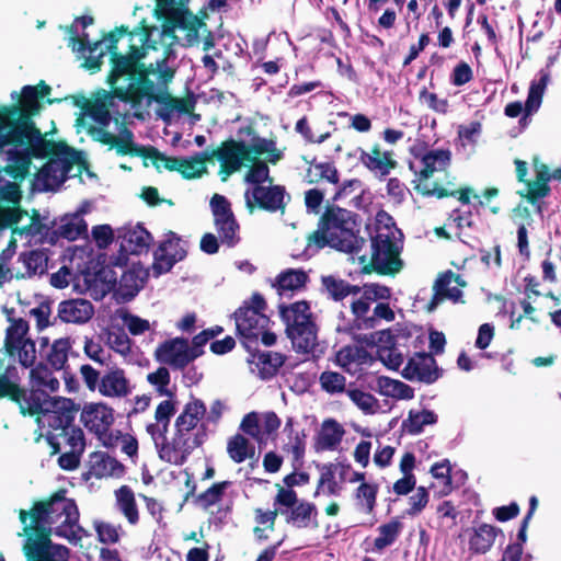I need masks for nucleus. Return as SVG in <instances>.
<instances>
[{
    "instance_id": "obj_60",
    "label": "nucleus",
    "mask_w": 561,
    "mask_h": 561,
    "mask_svg": "<svg viewBox=\"0 0 561 561\" xmlns=\"http://www.w3.org/2000/svg\"><path fill=\"white\" fill-rule=\"evenodd\" d=\"M548 79V75H542L539 81L531 82L525 104V112L527 115L533 114L540 107Z\"/></svg>"
},
{
    "instance_id": "obj_45",
    "label": "nucleus",
    "mask_w": 561,
    "mask_h": 561,
    "mask_svg": "<svg viewBox=\"0 0 561 561\" xmlns=\"http://www.w3.org/2000/svg\"><path fill=\"white\" fill-rule=\"evenodd\" d=\"M536 180L527 181L525 188L519 192L523 197L535 201L546 196L549 192L548 181L550 180L549 168L546 164H535Z\"/></svg>"
},
{
    "instance_id": "obj_11",
    "label": "nucleus",
    "mask_w": 561,
    "mask_h": 561,
    "mask_svg": "<svg viewBox=\"0 0 561 561\" xmlns=\"http://www.w3.org/2000/svg\"><path fill=\"white\" fill-rule=\"evenodd\" d=\"M370 261L364 271H375L379 275H396L403 266L400 251L389 233L378 232L370 241Z\"/></svg>"
},
{
    "instance_id": "obj_12",
    "label": "nucleus",
    "mask_w": 561,
    "mask_h": 561,
    "mask_svg": "<svg viewBox=\"0 0 561 561\" xmlns=\"http://www.w3.org/2000/svg\"><path fill=\"white\" fill-rule=\"evenodd\" d=\"M206 436V432L202 428L195 433V437H185L174 431L171 440L168 439L167 434L159 438L156 436H151V438L161 460L182 466L193 450L203 445Z\"/></svg>"
},
{
    "instance_id": "obj_55",
    "label": "nucleus",
    "mask_w": 561,
    "mask_h": 561,
    "mask_svg": "<svg viewBox=\"0 0 561 561\" xmlns=\"http://www.w3.org/2000/svg\"><path fill=\"white\" fill-rule=\"evenodd\" d=\"M319 383L321 389L328 394H339L346 392V377L337 371L324 370L320 374Z\"/></svg>"
},
{
    "instance_id": "obj_38",
    "label": "nucleus",
    "mask_w": 561,
    "mask_h": 561,
    "mask_svg": "<svg viewBox=\"0 0 561 561\" xmlns=\"http://www.w3.org/2000/svg\"><path fill=\"white\" fill-rule=\"evenodd\" d=\"M344 434L345 431L343 426L336 420H324L314 443L316 450L323 451L336 449L341 444Z\"/></svg>"
},
{
    "instance_id": "obj_21",
    "label": "nucleus",
    "mask_w": 561,
    "mask_h": 561,
    "mask_svg": "<svg viewBox=\"0 0 561 561\" xmlns=\"http://www.w3.org/2000/svg\"><path fill=\"white\" fill-rule=\"evenodd\" d=\"M126 140L127 141H121L118 148V156H131L141 157L144 159H150L158 171H160V165L162 163L164 169L169 171L179 172L181 158L169 157L163 152L159 151L153 146L137 145L135 141H130L129 136Z\"/></svg>"
},
{
    "instance_id": "obj_4",
    "label": "nucleus",
    "mask_w": 561,
    "mask_h": 561,
    "mask_svg": "<svg viewBox=\"0 0 561 561\" xmlns=\"http://www.w3.org/2000/svg\"><path fill=\"white\" fill-rule=\"evenodd\" d=\"M10 321L3 347L0 348V399L10 400L21 410L25 387L21 386L15 359L23 368L32 367L36 362V347L35 342L27 336L28 322L22 318Z\"/></svg>"
},
{
    "instance_id": "obj_53",
    "label": "nucleus",
    "mask_w": 561,
    "mask_h": 561,
    "mask_svg": "<svg viewBox=\"0 0 561 561\" xmlns=\"http://www.w3.org/2000/svg\"><path fill=\"white\" fill-rule=\"evenodd\" d=\"M47 162L38 171V175L42 179L45 190H50L54 186L58 187L65 183L66 175L61 173L60 165L58 164L54 156H47Z\"/></svg>"
},
{
    "instance_id": "obj_59",
    "label": "nucleus",
    "mask_w": 561,
    "mask_h": 561,
    "mask_svg": "<svg viewBox=\"0 0 561 561\" xmlns=\"http://www.w3.org/2000/svg\"><path fill=\"white\" fill-rule=\"evenodd\" d=\"M480 133L481 124L479 122H471L469 125L461 126L458 129V138L461 141V147L465 149L468 157L474 152L476 144Z\"/></svg>"
},
{
    "instance_id": "obj_34",
    "label": "nucleus",
    "mask_w": 561,
    "mask_h": 561,
    "mask_svg": "<svg viewBox=\"0 0 561 561\" xmlns=\"http://www.w3.org/2000/svg\"><path fill=\"white\" fill-rule=\"evenodd\" d=\"M43 105L36 93V87L24 85L19 96V103L12 105H3L0 110L11 113L12 115L27 116L34 118L39 114Z\"/></svg>"
},
{
    "instance_id": "obj_52",
    "label": "nucleus",
    "mask_w": 561,
    "mask_h": 561,
    "mask_svg": "<svg viewBox=\"0 0 561 561\" xmlns=\"http://www.w3.org/2000/svg\"><path fill=\"white\" fill-rule=\"evenodd\" d=\"M321 491L329 496H339L342 492V485L335 479V466H332V462L322 466L314 496L319 495Z\"/></svg>"
},
{
    "instance_id": "obj_44",
    "label": "nucleus",
    "mask_w": 561,
    "mask_h": 561,
    "mask_svg": "<svg viewBox=\"0 0 561 561\" xmlns=\"http://www.w3.org/2000/svg\"><path fill=\"white\" fill-rule=\"evenodd\" d=\"M403 530V523L399 517L391 518L388 523L381 524L378 528V536L374 539L373 550L382 552L386 548L392 546L400 537Z\"/></svg>"
},
{
    "instance_id": "obj_22",
    "label": "nucleus",
    "mask_w": 561,
    "mask_h": 561,
    "mask_svg": "<svg viewBox=\"0 0 561 561\" xmlns=\"http://www.w3.org/2000/svg\"><path fill=\"white\" fill-rule=\"evenodd\" d=\"M402 376L411 381L432 383L438 379L439 373L432 354L416 353L414 357L408 360L402 370Z\"/></svg>"
},
{
    "instance_id": "obj_61",
    "label": "nucleus",
    "mask_w": 561,
    "mask_h": 561,
    "mask_svg": "<svg viewBox=\"0 0 561 561\" xmlns=\"http://www.w3.org/2000/svg\"><path fill=\"white\" fill-rule=\"evenodd\" d=\"M137 34L141 36V30L139 28V24L131 31L127 25L116 26L107 34H104L103 37L100 39L102 41V43L107 41L106 48L105 50H103L104 54L107 51L110 55H113V51H118L117 44L122 36L128 35L131 41L133 37Z\"/></svg>"
},
{
    "instance_id": "obj_30",
    "label": "nucleus",
    "mask_w": 561,
    "mask_h": 561,
    "mask_svg": "<svg viewBox=\"0 0 561 561\" xmlns=\"http://www.w3.org/2000/svg\"><path fill=\"white\" fill-rule=\"evenodd\" d=\"M371 304L373 301L370 299H365L364 293L359 298L354 299L351 304L353 320L344 323L339 330L353 334L358 330L374 329V320L369 313Z\"/></svg>"
},
{
    "instance_id": "obj_9",
    "label": "nucleus",
    "mask_w": 561,
    "mask_h": 561,
    "mask_svg": "<svg viewBox=\"0 0 561 561\" xmlns=\"http://www.w3.org/2000/svg\"><path fill=\"white\" fill-rule=\"evenodd\" d=\"M321 224L327 227L328 232L335 241H341L340 251L346 253H358L365 245L366 240L355 233V220L352 213L340 207L329 206L320 217Z\"/></svg>"
},
{
    "instance_id": "obj_50",
    "label": "nucleus",
    "mask_w": 561,
    "mask_h": 561,
    "mask_svg": "<svg viewBox=\"0 0 561 561\" xmlns=\"http://www.w3.org/2000/svg\"><path fill=\"white\" fill-rule=\"evenodd\" d=\"M232 485V481L225 480L213 483L204 492L196 496V503L204 510H208L220 503L226 494V491Z\"/></svg>"
},
{
    "instance_id": "obj_41",
    "label": "nucleus",
    "mask_w": 561,
    "mask_h": 561,
    "mask_svg": "<svg viewBox=\"0 0 561 561\" xmlns=\"http://www.w3.org/2000/svg\"><path fill=\"white\" fill-rule=\"evenodd\" d=\"M309 280L308 274L301 268H287L280 272L273 286L278 295L283 296L287 293H295L304 289Z\"/></svg>"
},
{
    "instance_id": "obj_63",
    "label": "nucleus",
    "mask_w": 561,
    "mask_h": 561,
    "mask_svg": "<svg viewBox=\"0 0 561 561\" xmlns=\"http://www.w3.org/2000/svg\"><path fill=\"white\" fill-rule=\"evenodd\" d=\"M26 561H67L69 549L67 547H56V550L47 551H23Z\"/></svg>"
},
{
    "instance_id": "obj_5",
    "label": "nucleus",
    "mask_w": 561,
    "mask_h": 561,
    "mask_svg": "<svg viewBox=\"0 0 561 561\" xmlns=\"http://www.w3.org/2000/svg\"><path fill=\"white\" fill-rule=\"evenodd\" d=\"M414 159L409 161V169L414 173V190L426 197L438 199L456 195L454 183L447 174L430 179L435 173L446 172L451 163V152L444 149H419L413 151Z\"/></svg>"
},
{
    "instance_id": "obj_47",
    "label": "nucleus",
    "mask_w": 561,
    "mask_h": 561,
    "mask_svg": "<svg viewBox=\"0 0 561 561\" xmlns=\"http://www.w3.org/2000/svg\"><path fill=\"white\" fill-rule=\"evenodd\" d=\"M499 530L488 524L476 528L469 538L470 550L474 553H485L493 546Z\"/></svg>"
},
{
    "instance_id": "obj_32",
    "label": "nucleus",
    "mask_w": 561,
    "mask_h": 561,
    "mask_svg": "<svg viewBox=\"0 0 561 561\" xmlns=\"http://www.w3.org/2000/svg\"><path fill=\"white\" fill-rule=\"evenodd\" d=\"M47 156H54L60 165L61 173L68 179L75 164H85L81 152L70 147L66 141L51 140L47 145Z\"/></svg>"
},
{
    "instance_id": "obj_42",
    "label": "nucleus",
    "mask_w": 561,
    "mask_h": 561,
    "mask_svg": "<svg viewBox=\"0 0 561 561\" xmlns=\"http://www.w3.org/2000/svg\"><path fill=\"white\" fill-rule=\"evenodd\" d=\"M176 412V403L173 400L161 401L154 411L156 423L147 425L146 430L150 436L160 437L169 432L171 417Z\"/></svg>"
},
{
    "instance_id": "obj_57",
    "label": "nucleus",
    "mask_w": 561,
    "mask_h": 561,
    "mask_svg": "<svg viewBox=\"0 0 561 561\" xmlns=\"http://www.w3.org/2000/svg\"><path fill=\"white\" fill-rule=\"evenodd\" d=\"M71 345L68 339H59L56 340L47 354V362L54 367L56 370H60L64 368L65 364L68 360V352Z\"/></svg>"
},
{
    "instance_id": "obj_29",
    "label": "nucleus",
    "mask_w": 561,
    "mask_h": 561,
    "mask_svg": "<svg viewBox=\"0 0 561 561\" xmlns=\"http://www.w3.org/2000/svg\"><path fill=\"white\" fill-rule=\"evenodd\" d=\"M93 314L94 307L88 299H67L58 305V317L65 323L82 324L88 322Z\"/></svg>"
},
{
    "instance_id": "obj_37",
    "label": "nucleus",
    "mask_w": 561,
    "mask_h": 561,
    "mask_svg": "<svg viewBox=\"0 0 561 561\" xmlns=\"http://www.w3.org/2000/svg\"><path fill=\"white\" fill-rule=\"evenodd\" d=\"M65 445L69 446V451L60 454L58 457V465L61 469L72 471L80 465V458L85 449V437L82 430L75 431L67 440H62Z\"/></svg>"
},
{
    "instance_id": "obj_13",
    "label": "nucleus",
    "mask_w": 561,
    "mask_h": 561,
    "mask_svg": "<svg viewBox=\"0 0 561 561\" xmlns=\"http://www.w3.org/2000/svg\"><path fill=\"white\" fill-rule=\"evenodd\" d=\"M210 207L214 216V225L217 229L221 243L233 248L240 242L238 234L240 226L231 209V204L226 196L214 194L210 199Z\"/></svg>"
},
{
    "instance_id": "obj_19",
    "label": "nucleus",
    "mask_w": 561,
    "mask_h": 561,
    "mask_svg": "<svg viewBox=\"0 0 561 561\" xmlns=\"http://www.w3.org/2000/svg\"><path fill=\"white\" fill-rule=\"evenodd\" d=\"M180 237L169 231L167 239L163 240L153 253L152 268L157 275L168 273L172 267L186 256V251L180 245Z\"/></svg>"
},
{
    "instance_id": "obj_62",
    "label": "nucleus",
    "mask_w": 561,
    "mask_h": 561,
    "mask_svg": "<svg viewBox=\"0 0 561 561\" xmlns=\"http://www.w3.org/2000/svg\"><path fill=\"white\" fill-rule=\"evenodd\" d=\"M383 394L399 400H410L414 397V389L400 380L386 378Z\"/></svg>"
},
{
    "instance_id": "obj_27",
    "label": "nucleus",
    "mask_w": 561,
    "mask_h": 561,
    "mask_svg": "<svg viewBox=\"0 0 561 561\" xmlns=\"http://www.w3.org/2000/svg\"><path fill=\"white\" fill-rule=\"evenodd\" d=\"M184 345L185 337L178 336L165 340L156 348L154 357L159 363L182 371L186 368Z\"/></svg>"
},
{
    "instance_id": "obj_48",
    "label": "nucleus",
    "mask_w": 561,
    "mask_h": 561,
    "mask_svg": "<svg viewBox=\"0 0 561 561\" xmlns=\"http://www.w3.org/2000/svg\"><path fill=\"white\" fill-rule=\"evenodd\" d=\"M116 505L129 524L136 525L139 520L135 494L128 485H122L115 491Z\"/></svg>"
},
{
    "instance_id": "obj_25",
    "label": "nucleus",
    "mask_w": 561,
    "mask_h": 561,
    "mask_svg": "<svg viewBox=\"0 0 561 561\" xmlns=\"http://www.w3.org/2000/svg\"><path fill=\"white\" fill-rule=\"evenodd\" d=\"M81 421L95 435L104 434L114 423V411L102 402L89 403L82 409Z\"/></svg>"
},
{
    "instance_id": "obj_28",
    "label": "nucleus",
    "mask_w": 561,
    "mask_h": 561,
    "mask_svg": "<svg viewBox=\"0 0 561 561\" xmlns=\"http://www.w3.org/2000/svg\"><path fill=\"white\" fill-rule=\"evenodd\" d=\"M88 466L90 476L96 479L122 478L125 474V466L104 451L90 454Z\"/></svg>"
},
{
    "instance_id": "obj_40",
    "label": "nucleus",
    "mask_w": 561,
    "mask_h": 561,
    "mask_svg": "<svg viewBox=\"0 0 561 561\" xmlns=\"http://www.w3.org/2000/svg\"><path fill=\"white\" fill-rule=\"evenodd\" d=\"M253 360H256L260 376L263 379H271L277 375L278 369L284 365L286 356L278 352L260 351L257 344L252 352H249Z\"/></svg>"
},
{
    "instance_id": "obj_18",
    "label": "nucleus",
    "mask_w": 561,
    "mask_h": 561,
    "mask_svg": "<svg viewBox=\"0 0 561 561\" xmlns=\"http://www.w3.org/2000/svg\"><path fill=\"white\" fill-rule=\"evenodd\" d=\"M248 144L241 140L229 138L216 148L217 161L220 162V174H225L222 181L229 175L239 171L247 160H251L248 156Z\"/></svg>"
},
{
    "instance_id": "obj_23",
    "label": "nucleus",
    "mask_w": 561,
    "mask_h": 561,
    "mask_svg": "<svg viewBox=\"0 0 561 561\" xmlns=\"http://www.w3.org/2000/svg\"><path fill=\"white\" fill-rule=\"evenodd\" d=\"M206 414V405L203 400L192 396V399L184 405L182 412L178 415L174 422V431L185 437H195L198 430H204L202 426L197 428L199 421Z\"/></svg>"
},
{
    "instance_id": "obj_33",
    "label": "nucleus",
    "mask_w": 561,
    "mask_h": 561,
    "mask_svg": "<svg viewBox=\"0 0 561 561\" xmlns=\"http://www.w3.org/2000/svg\"><path fill=\"white\" fill-rule=\"evenodd\" d=\"M130 391L129 380L122 368H112L100 379L99 392L104 397L123 398Z\"/></svg>"
},
{
    "instance_id": "obj_49",
    "label": "nucleus",
    "mask_w": 561,
    "mask_h": 561,
    "mask_svg": "<svg viewBox=\"0 0 561 561\" xmlns=\"http://www.w3.org/2000/svg\"><path fill=\"white\" fill-rule=\"evenodd\" d=\"M371 360L370 353L363 346H344L336 353V364L347 369L351 364H367Z\"/></svg>"
},
{
    "instance_id": "obj_7",
    "label": "nucleus",
    "mask_w": 561,
    "mask_h": 561,
    "mask_svg": "<svg viewBox=\"0 0 561 561\" xmlns=\"http://www.w3.org/2000/svg\"><path fill=\"white\" fill-rule=\"evenodd\" d=\"M266 308L264 297L260 293H253L250 300L243 301L233 313L237 333L248 352L255 348L262 330L270 324L271 320L264 313Z\"/></svg>"
},
{
    "instance_id": "obj_8",
    "label": "nucleus",
    "mask_w": 561,
    "mask_h": 561,
    "mask_svg": "<svg viewBox=\"0 0 561 561\" xmlns=\"http://www.w3.org/2000/svg\"><path fill=\"white\" fill-rule=\"evenodd\" d=\"M103 98L93 100L85 114L99 124V126H90L88 133L93 140L108 146L110 149H115L118 154L121 141H127L128 136L130 137V141H134V133L125 124H122L118 136L106 130V127L112 121L110 106L113 104L114 96L112 93L108 94L105 91H103Z\"/></svg>"
},
{
    "instance_id": "obj_24",
    "label": "nucleus",
    "mask_w": 561,
    "mask_h": 561,
    "mask_svg": "<svg viewBox=\"0 0 561 561\" xmlns=\"http://www.w3.org/2000/svg\"><path fill=\"white\" fill-rule=\"evenodd\" d=\"M187 4L188 2H174L173 13L178 28L185 33V46H194L199 43V30L206 28V23L193 14Z\"/></svg>"
},
{
    "instance_id": "obj_20",
    "label": "nucleus",
    "mask_w": 561,
    "mask_h": 561,
    "mask_svg": "<svg viewBox=\"0 0 561 561\" xmlns=\"http://www.w3.org/2000/svg\"><path fill=\"white\" fill-rule=\"evenodd\" d=\"M66 31L69 34L68 46L71 47L73 51H89V56L85 58L83 67L90 70L92 73L99 71L103 65L104 57V51L101 49L102 41L90 43L89 34L83 33L82 35H79L78 27L75 23L68 25Z\"/></svg>"
},
{
    "instance_id": "obj_16",
    "label": "nucleus",
    "mask_w": 561,
    "mask_h": 561,
    "mask_svg": "<svg viewBox=\"0 0 561 561\" xmlns=\"http://www.w3.org/2000/svg\"><path fill=\"white\" fill-rule=\"evenodd\" d=\"M173 0H156L154 16L162 22L161 30L156 25H148L145 19L139 22L144 23L147 28H154L150 33V43H148V45L154 46L151 48L152 50H158L160 42H164V38H169L172 43L178 41L175 31L179 28L173 13Z\"/></svg>"
},
{
    "instance_id": "obj_43",
    "label": "nucleus",
    "mask_w": 561,
    "mask_h": 561,
    "mask_svg": "<svg viewBox=\"0 0 561 561\" xmlns=\"http://www.w3.org/2000/svg\"><path fill=\"white\" fill-rule=\"evenodd\" d=\"M456 280V275L451 270L442 272L437 275L433 284V296L427 305V310H434L446 299L456 301V288H449L451 280Z\"/></svg>"
},
{
    "instance_id": "obj_51",
    "label": "nucleus",
    "mask_w": 561,
    "mask_h": 561,
    "mask_svg": "<svg viewBox=\"0 0 561 561\" xmlns=\"http://www.w3.org/2000/svg\"><path fill=\"white\" fill-rule=\"evenodd\" d=\"M251 165L244 174V182L253 186H262L265 182L273 183V178L270 175V168L267 163L255 156H251V160H247Z\"/></svg>"
},
{
    "instance_id": "obj_10",
    "label": "nucleus",
    "mask_w": 561,
    "mask_h": 561,
    "mask_svg": "<svg viewBox=\"0 0 561 561\" xmlns=\"http://www.w3.org/2000/svg\"><path fill=\"white\" fill-rule=\"evenodd\" d=\"M277 493L274 497V506L284 508V516L287 524L297 528H317L318 511L313 503L299 501L297 492L293 489H285L276 484Z\"/></svg>"
},
{
    "instance_id": "obj_17",
    "label": "nucleus",
    "mask_w": 561,
    "mask_h": 561,
    "mask_svg": "<svg viewBox=\"0 0 561 561\" xmlns=\"http://www.w3.org/2000/svg\"><path fill=\"white\" fill-rule=\"evenodd\" d=\"M146 99L154 101L158 104L163 105V111L159 112L160 118L164 122L170 121L172 112H179L181 114L193 115L194 118L199 119V115H194L197 98L193 91L187 90L183 98H176L168 92V89L160 88V91H156V83L152 87V93L147 95Z\"/></svg>"
},
{
    "instance_id": "obj_3",
    "label": "nucleus",
    "mask_w": 561,
    "mask_h": 561,
    "mask_svg": "<svg viewBox=\"0 0 561 561\" xmlns=\"http://www.w3.org/2000/svg\"><path fill=\"white\" fill-rule=\"evenodd\" d=\"M139 28L141 45L130 44L127 54L113 51V55H110L111 70L107 76L113 96L133 105L140 104L150 95L154 84L150 79L153 69L142 61L149 48H154L152 44L148 45L150 33L154 28H147L144 23H139Z\"/></svg>"
},
{
    "instance_id": "obj_15",
    "label": "nucleus",
    "mask_w": 561,
    "mask_h": 561,
    "mask_svg": "<svg viewBox=\"0 0 561 561\" xmlns=\"http://www.w3.org/2000/svg\"><path fill=\"white\" fill-rule=\"evenodd\" d=\"M286 196L290 201V196L286 194L285 186L278 184L253 186L251 191L247 190L244 194L247 207L250 210L257 206L265 211H280L282 214L285 213L287 206V202H285Z\"/></svg>"
},
{
    "instance_id": "obj_56",
    "label": "nucleus",
    "mask_w": 561,
    "mask_h": 561,
    "mask_svg": "<svg viewBox=\"0 0 561 561\" xmlns=\"http://www.w3.org/2000/svg\"><path fill=\"white\" fill-rule=\"evenodd\" d=\"M379 486L376 483L363 482L355 490V499L359 501L362 510L366 514L375 511Z\"/></svg>"
},
{
    "instance_id": "obj_35",
    "label": "nucleus",
    "mask_w": 561,
    "mask_h": 561,
    "mask_svg": "<svg viewBox=\"0 0 561 561\" xmlns=\"http://www.w3.org/2000/svg\"><path fill=\"white\" fill-rule=\"evenodd\" d=\"M119 238H122V250L131 254L147 252L153 241L151 233L141 224L125 229L124 232L119 234Z\"/></svg>"
},
{
    "instance_id": "obj_46",
    "label": "nucleus",
    "mask_w": 561,
    "mask_h": 561,
    "mask_svg": "<svg viewBox=\"0 0 561 561\" xmlns=\"http://www.w3.org/2000/svg\"><path fill=\"white\" fill-rule=\"evenodd\" d=\"M226 449L229 458L236 463H241L255 456V446L240 433L228 438Z\"/></svg>"
},
{
    "instance_id": "obj_64",
    "label": "nucleus",
    "mask_w": 561,
    "mask_h": 561,
    "mask_svg": "<svg viewBox=\"0 0 561 561\" xmlns=\"http://www.w3.org/2000/svg\"><path fill=\"white\" fill-rule=\"evenodd\" d=\"M377 356L386 367L392 370H398L404 360L403 354L396 345L378 347Z\"/></svg>"
},
{
    "instance_id": "obj_39",
    "label": "nucleus",
    "mask_w": 561,
    "mask_h": 561,
    "mask_svg": "<svg viewBox=\"0 0 561 561\" xmlns=\"http://www.w3.org/2000/svg\"><path fill=\"white\" fill-rule=\"evenodd\" d=\"M172 42H160L159 49L162 48V55L154 62L147 64L153 69V76H157V84L159 88L168 89L169 84L173 81L176 70L168 66V60L174 56Z\"/></svg>"
},
{
    "instance_id": "obj_1",
    "label": "nucleus",
    "mask_w": 561,
    "mask_h": 561,
    "mask_svg": "<svg viewBox=\"0 0 561 561\" xmlns=\"http://www.w3.org/2000/svg\"><path fill=\"white\" fill-rule=\"evenodd\" d=\"M79 517L76 501L67 497L64 488L44 500L35 501L30 511L20 510L19 519L23 524V535L26 536L23 551H47L64 547L51 541L53 534L77 545L87 535L79 524Z\"/></svg>"
},
{
    "instance_id": "obj_31",
    "label": "nucleus",
    "mask_w": 561,
    "mask_h": 561,
    "mask_svg": "<svg viewBox=\"0 0 561 561\" xmlns=\"http://www.w3.org/2000/svg\"><path fill=\"white\" fill-rule=\"evenodd\" d=\"M278 309L279 317L285 324V332L316 322L310 310V304L307 300L296 301L290 305L280 304Z\"/></svg>"
},
{
    "instance_id": "obj_6",
    "label": "nucleus",
    "mask_w": 561,
    "mask_h": 561,
    "mask_svg": "<svg viewBox=\"0 0 561 561\" xmlns=\"http://www.w3.org/2000/svg\"><path fill=\"white\" fill-rule=\"evenodd\" d=\"M79 407L68 398H53L43 404L42 412L35 414L36 422L47 426L46 440L51 448L50 455H57L61 450V442L67 440L75 431L81 430L75 425Z\"/></svg>"
},
{
    "instance_id": "obj_14",
    "label": "nucleus",
    "mask_w": 561,
    "mask_h": 561,
    "mask_svg": "<svg viewBox=\"0 0 561 561\" xmlns=\"http://www.w3.org/2000/svg\"><path fill=\"white\" fill-rule=\"evenodd\" d=\"M30 368V388H25L24 402L21 404V414L23 416L39 414L43 404L53 399L49 393L44 390V385L48 380L51 371L42 363L36 366L33 365Z\"/></svg>"
},
{
    "instance_id": "obj_58",
    "label": "nucleus",
    "mask_w": 561,
    "mask_h": 561,
    "mask_svg": "<svg viewBox=\"0 0 561 561\" xmlns=\"http://www.w3.org/2000/svg\"><path fill=\"white\" fill-rule=\"evenodd\" d=\"M88 227L83 218L80 215L75 214L69 218H66L65 222L59 226V234H61V238L64 239L75 241L81 234L85 233Z\"/></svg>"
},
{
    "instance_id": "obj_26",
    "label": "nucleus",
    "mask_w": 561,
    "mask_h": 561,
    "mask_svg": "<svg viewBox=\"0 0 561 561\" xmlns=\"http://www.w3.org/2000/svg\"><path fill=\"white\" fill-rule=\"evenodd\" d=\"M359 161L370 172L378 174L380 178L389 175L391 170L398 167L394 153L391 150L381 151L378 144L371 147L370 152L362 150Z\"/></svg>"
},
{
    "instance_id": "obj_2",
    "label": "nucleus",
    "mask_w": 561,
    "mask_h": 561,
    "mask_svg": "<svg viewBox=\"0 0 561 561\" xmlns=\"http://www.w3.org/2000/svg\"><path fill=\"white\" fill-rule=\"evenodd\" d=\"M46 135L33 118L0 110V156L4 154L5 160L2 171L23 181L30 172L32 158H46L50 141Z\"/></svg>"
},
{
    "instance_id": "obj_36",
    "label": "nucleus",
    "mask_w": 561,
    "mask_h": 561,
    "mask_svg": "<svg viewBox=\"0 0 561 561\" xmlns=\"http://www.w3.org/2000/svg\"><path fill=\"white\" fill-rule=\"evenodd\" d=\"M293 348L299 354L312 353L318 345V327L316 322L304 324L286 331Z\"/></svg>"
},
{
    "instance_id": "obj_54",
    "label": "nucleus",
    "mask_w": 561,
    "mask_h": 561,
    "mask_svg": "<svg viewBox=\"0 0 561 561\" xmlns=\"http://www.w3.org/2000/svg\"><path fill=\"white\" fill-rule=\"evenodd\" d=\"M437 422V415L430 410H423L421 412H409L408 420L403 421V427L407 432L412 435L420 434L423 432L425 425H431Z\"/></svg>"
}]
</instances>
